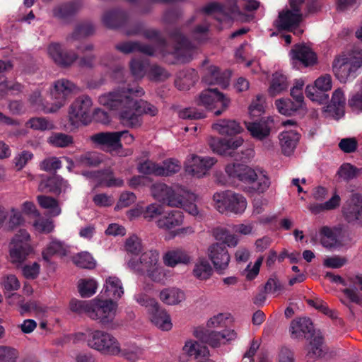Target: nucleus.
Returning a JSON list of instances; mask_svg holds the SVG:
<instances>
[{
	"instance_id": "nucleus-50",
	"label": "nucleus",
	"mask_w": 362,
	"mask_h": 362,
	"mask_svg": "<svg viewBox=\"0 0 362 362\" xmlns=\"http://www.w3.org/2000/svg\"><path fill=\"white\" fill-rule=\"evenodd\" d=\"M78 10L75 4L69 3L56 6L53 9V16L62 21H66L73 16Z\"/></svg>"
},
{
	"instance_id": "nucleus-19",
	"label": "nucleus",
	"mask_w": 362,
	"mask_h": 362,
	"mask_svg": "<svg viewBox=\"0 0 362 362\" xmlns=\"http://www.w3.org/2000/svg\"><path fill=\"white\" fill-rule=\"evenodd\" d=\"M342 211L348 222L362 226V196L352 194L344 205Z\"/></svg>"
},
{
	"instance_id": "nucleus-10",
	"label": "nucleus",
	"mask_w": 362,
	"mask_h": 362,
	"mask_svg": "<svg viewBox=\"0 0 362 362\" xmlns=\"http://www.w3.org/2000/svg\"><path fill=\"white\" fill-rule=\"evenodd\" d=\"M230 99L223 93L218 90L217 88H208L202 90L198 99L197 104L204 106L209 110H216L214 115L219 116L224 112L230 105Z\"/></svg>"
},
{
	"instance_id": "nucleus-30",
	"label": "nucleus",
	"mask_w": 362,
	"mask_h": 362,
	"mask_svg": "<svg viewBox=\"0 0 362 362\" xmlns=\"http://www.w3.org/2000/svg\"><path fill=\"white\" fill-rule=\"evenodd\" d=\"M202 81L207 85H220L226 88L228 85V78L215 66H209L204 69Z\"/></svg>"
},
{
	"instance_id": "nucleus-36",
	"label": "nucleus",
	"mask_w": 362,
	"mask_h": 362,
	"mask_svg": "<svg viewBox=\"0 0 362 362\" xmlns=\"http://www.w3.org/2000/svg\"><path fill=\"white\" fill-rule=\"evenodd\" d=\"M192 274L199 280H206L212 275L213 268L204 257H199L194 262Z\"/></svg>"
},
{
	"instance_id": "nucleus-27",
	"label": "nucleus",
	"mask_w": 362,
	"mask_h": 362,
	"mask_svg": "<svg viewBox=\"0 0 362 362\" xmlns=\"http://www.w3.org/2000/svg\"><path fill=\"white\" fill-rule=\"evenodd\" d=\"M69 185L66 180L58 175H54L46 180H42L38 186V189L44 192L60 194L65 192Z\"/></svg>"
},
{
	"instance_id": "nucleus-64",
	"label": "nucleus",
	"mask_w": 362,
	"mask_h": 362,
	"mask_svg": "<svg viewBox=\"0 0 362 362\" xmlns=\"http://www.w3.org/2000/svg\"><path fill=\"white\" fill-rule=\"evenodd\" d=\"M163 206L157 203L148 204L143 211V216L148 221H152L155 218L161 216L163 212Z\"/></svg>"
},
{
	"instance_id": "nucleus-45",
	"label": "nucleus",
	"mask_w": 362,
	"mask_h": 362,
	"mask_svg": "<svg viewBox=\"0 0 362 362\" xmlns=\"http://www.w3.org/2000/svg\"><path fill=\"white\" fill-rule=\"evenodd\" d=\"M37 200L42 208L49 210L52 216H57L61 214L62 209L56 199L49 196L39 195L37 197Z\"/></svg>"
},
{
	"instance_id": "nucleus-40",
	"label": "nucleus",
	"mask_w": 362,
	"mask_h": 362,
	"mask_svg": "<svg viewBox=\"0 0 362 362\" xmlns=\"http://www.w3.org/2000/svg\"><path fill=\"white\" fill-rule=\"evenodd\" d=\"M133 108V113L138 117L139 120V124L133 128H136L141 125V115L145 114L150 116H156L158 112L156 106L143 100H135V104Z\"/></svg>"
},
{
	"instance_id": "nucleus-32",
	"label": "nucleus",
	"mask_w": 362,
	"mask_h": 362,
	"mask_svg": "<svg viewBox=\"0 0 362 362\" xmlns=\"http://www.w3.org/2000/svg\"><path fill=\"white\" fill-rule=\"evenodd\" d=\"M191 257L182 249H175L168 251L163 256L164 264L174 267L179 264H187L191 262Z\"/></svg>"
},
{
	"instance_id": "nucleus-43",
	"label": "nucleus",
	"mask_w": 362,
	"mask_h": 362,
	"mask_svg": "<svg viewBox=\"0 0 362 362\" xmlns=\"http://www.w3.org/2000/svg\"><path fill=\"white\" fill-rule=\"evenodd\" d=\"M183 351L189 356H194L196 358L209 356V351L205 346L200 345L197 341L189 340L186 341Z\"/></svg>"
},
{
	"instance_id": "nucleus-16",
	"label": "nucleus",
	"mask_w": 362,
	"mask_h": 362,
	"mask_svg": "<svg viewBox=\"0 0 362 362\" xmlns=\"http://www.w3.org/2000/svg\"><path fill=\"white\" fill-rule=\"evenodd\" d=\"M206 255L218 272L222 273L228 267L230 256L223 243H216L210 245L207 248Z\"/></svg>"
},
{
	"instance_id": "nucleus-37",
	"label": "nucleus",
	"mask_w": 362,
	"mask_h": 362,
	"mask_svg": "<svg viewBox=\"0 0 362 362\" xmlns=\"http://www.w3.org/2000/svg\"><path fill=\"white\" fill-rule=\"evenodd\" d=\"M352 285L344 288L342 292L351 300V301L360 304L362 301V276H356L351 279Z\"/></svg>"
},
{
	"instance_id": "nucleus-51",
	"label": "nucleus",
	"mask_w": 362,
	"mask_h": 362,
	"mask_svg": "<svg viewBox=\"0 0 362 362\" xmlns=\"http://www.w3.org/2000/svg\"><path fill=\"white\" fill-rule=\"evenodd\" d=\"M172 187L163 182H156L150 187L151 194L156 200L163 204L168 193L171 192Z\"/></svg>"
},
{
	"instance_id": "nucleus-38",
	"label": "nucleus",
	"mask_w": 362,
	"mask_h": 362,
	"mask_svg": "<svg viewBox=\"0 0 362 362\" xmlns=\"http://www.w3.org/2000/svg\"><path fill=\"white\" fill-rule=\"evenodd\" d=\"M197 80V75L194 70L182 71L178 73L175 85L180 90H187Z\"/></svg>"
},
{
	"instance_id": "nucleus-4",
	"label": "nucleus",
	"mask_w": 362,
	"mask_h": 362,
	"mask_svg": "<svg viewBox=\"0 0 362 362\" xmlns=\"http://www.w3.org/2000/svg\"><path fill=\"white\" fill-rule=\"evenodd\" d=\"M79 340H85L88 346L106 355L116 356L122 349L118 340L111 334L102 330L88 329L76 335Z\"/></svg>"
},
{
	"instance_id": "nucleus-28",
	"label": "nucleus",
	"mask_w": 362,
	"mask_h": 362,
	"mask_svg": "<svg viewBox=\"0 0 362 362\" xmlns=\"http://www.w3.org/2000/svg\"><path fill=\"white\" fill-rule=\"evenodd\" d=\"M291 58L301 62L305 66L313 65L316 62L315 54L303 44L296 45L291 51Z\"/></svg>"
},
{
	"instance_id": "nucleus-13",
	"label": "nucleus",
	"mask_w": 362,
	"mask_h": 362,
	"mask_svg": "<svg viewBox=\"0 0 362 362\" xmlns=\"http://www.w3.org/2000/svg\"><path fill=\"white\" fill-rule=\"evenodd\" d=\"M243 144V139L242 138H236L235 139L211 138L209 142L211 150L214 153L233 157L235 160H242L243 158L242 155L235 151V150L241 146Z\"/></svg>"
},
{
	"instance_id": "nucleus-47",
	"label": "nucleus",
	"mask_w": 362,
	"mask_h": 362,
	"mask_svg": "<svg viewBox=\"0 0 362 362\" xmlns=\"http://www.w3.org/2000/svg\"><path fill=\"white\" fill-rule=\"evenodd\" d=\"M95 28L91 23H86L77 25L74 32L67 36L66 41L72 43L93 34Z\"/></svg>"
},
{
	"instance_id": "nucleus-58",
	"label": "nucleus",
	"mask_w": 362,
	"mask_h": 362,
	"mask_svg": "<svg viewBox=\"0 0 362 362\" xmlns=\"http://www.w3.org/2000/svg\"><path fill=\"white\" fill-rule=\"evenodd\" d=\"M26 126L34 130L45 131L52 129L54 124L44 117H33L28 120Z\"/></svg>"
},
{
	"instance_id": "nucleus-55",
	"label": "nucleus",
	"mask_w": 362,
	"mask_h": 362,
	"mask_svg": "<svg viewBox=\"0 0 362 362\" xmlns=\"http://www.w3.org/2000/svg\"><path fill=\"white\" fill-rule=\"evenodd\" d=\"M78 291L83 298H88L95 293L97 283L93 279H81L78 281Z\"/></svg>"
},
{
	"instance_id": "nucleus-35",
	"label": "nucleus",
	"mask_w": 362,
	"mask_h": 362,
	"mask_svg": "<svg viewBox=\"0 0 362 362\" xmlns=\"http://www.w3.org/2000/svg\"><path fill=\"white\" fill-rule=\"evenodd\" d=\"M212 128L222 135H235L242 132L240 124L234 119H219L213 124Z\"/></svg>"
},
{
	"instance_id": "nucleus-21",
	"label": "nucleus",
	"mask_w": 362,
	"mask_h": 362,
	"mask_svg": "<svg viewBox=\"0 0 362 362\" xmlns=\"http://www.w3.org/2000/svg\"><path fill=\"white\" fill-rule=\"evenodd\" d=\"M170 37L176 42L173 52L175 56L182 62H189L194 50L192 43L177 30L170 33Z\"/></svg>"
},
{
	"instance_id": "nucleus-8",
	"label": "nucleus",
	"mask_w": 362,
	"mask_h": 362,
	"mask_svg": "<svg viewBox=\"0 0 362 362\" xmlns=\"http://www.w3.org/2000/svg\"><path fill=\"white\" fill-rule=\"evenodd\" d=\"M33 252L30 235L26 230H19L9 243V260L17 267L27 259Z\"/></svg>"
},
{
	"instance_id": "nucleus-25",
	"label": "nucleus",
	"mask_w": 362,
	"mask_h": 362,
	"mask_svg": "<svg viewBox=\"0 0 362 362\" xmlns=\"http://www.w3.org/2000/svg\"><path fill=\"white\" fill-rule=\"evenodd\" d=\"M184 216L182 211L171 210L160 216L156 221L157 226L165 230H170L181 226Z\"/></svg>"
},
{
	"instance_id": "nucleus-39",
	"label": "nucleus",
	"mask_w": 362,
	"mask_h": 362,
	"mask_svg": "<svg viewBox=\"0 0 362 362\" xmlns=\"http://www.w3.org/2000/svg\"><path fill=\"white\" fill-rule=\"evenodd\" d=\"M160 299L168 305H177L185 298L182 291L177 288L171 287L162 290L160 293Z\"/></svg>"
},
{
	"instance_id": "nucleus-46",
	"label": "nucleus",
	"mask_w": 362,
	"mask_h": 362,
	"mask_svg": "<svg viewBox=\"0 0 362 362\" xmlns=\"http://www.w3.org/2000/svg\"><path fill=\"white\" fill-rule=\"evenodd\" d=\"M288 86L286 77L278 72L272 76V83L269 88V93L274 97L286 90Z\"/></svg>"
},
{
	"instance_id": "nucleus-57",
	"label": "nucleus",
	"mask_w": 362,
	"mask_h": 362,
	"mask_svg": "<svg viewBox=\"0 0 362 362\" xmlns=\"http://www.w3.org/2000/svg\"><path fill=\"white\" fill-rule=\"evenodd\" d=\"M73 262L81 268L91 269L95 267V262L93 257L86 252L77 254L73 257Z\"/></svg>"
},
{
	"instance_id": "nucleus-33",
	"label": "nucleus",
	"mask_w": 362,
	"mask_h": 362,
	"mask_svg": "<svg viewBox=\"0 0 362 362\" xmlns=\"http://www.w3.org/2000/svg\"><path fill=\"white\" fill-rule=\"evenodd\" d=\"M300 134L294 130L285 131L279 134V141L282 152L289 156L296 147L299 141Z\"/></svg>"
},
{
	"instance_id": "nucleus-1",
	"label": "nucleus",
	"mask_w": 362,
	"mask_h": 362,
	"mask_svg": "<svg viewBox=\"0 0 362 362\" xmlns=\"http://www.w3.org/2000/svg\"><path fill=\"white\" fill-rule=\"evenodd\" d=\"M142 88L121 87L112 91L102 94L98 97L99 103L107 109L118 112L121 123L127 127H134L139 124L138 117L133 113L135 99L144 95Z\"/></svg>"
},
{
	"instance_id": "nucleus-63",
	"label": "nucleus",
	"mask_w": 362,
	"mask_h": 362,
	"mask_svg": "<svg viewBox=\"0 0 362 362\" xmlns=\"http://www.w3.org/2000/svg\"><path fill=\"white\" fill-rule=\"evenodd\" d=\"M93 300H79L73 299L70 302V309L78 313H86L88 317L90 313Z\"/></svg>"
},
{
	"instance_id": "nucleus-60",
	"label": "nucleus",
	"mask_w": 362,
	"mask_h": 362,
	"mask_svg": "<svg viewBox=\"0 0 362 362\" xmlns=\"http://www.w3.org/2000/svg\"><path fill=\"white\" fill-rule=\"evenodd\" d=\"M37 217L33 223L36 231L42 233H49L53 230L54 226L52 220L42 217L40 215Z\"/></svg>"
},
{
	"instance_id": "nucleus-20",
	"label": "nucleus",
	"mask_w": 362,
	"mask_h": 362,
	"mask_svg": "<svg viewBox=\"0 0 362 362\" xmlns=\"http://www.w3.org/2000/svg\"><path fill=\"white\" fill-rule=\"evenodd\" d=\"M304 16L300 11L285 8L279 13L275 25L279 30H291L299 26Z\"/></svg>"
},
{
	"instance_id": "nucleus-29",
	"label": "nucleus",
	"mask_w": 362,
	"mask_h": 362,
	"mask_svg": "<svg viewBox=\"0 0 362 362\" xmlns=\"http://www.w3.org/2000/svg\"><path fill=\"white\" fill-rule=\"evenodd\" d=\"M90 174L100 184L107 187H122L124 183L122 178L115 177L114 173L110 168L94 171L90 173Z\"/></svg>"
},
{
	"instance_id": "nucleus-56",
	"label": "nucleus",
	"mask_w": 362,
	"mask_h": 362,
	"mask_svg": "<svg viewBox=\"0 0 362 362\" xmlns=\"http://www.w3.org/2000/svg\"><path fill=\"white\" fill-rule=\"evenodd\" d=\"M214 235L216 240L223 241V244L228 247H235L238 245V238L233 234L229 233L223 228H217L214 231Z\"/></svg>"
},
{
	"instance_id": "nucleus-11",
	"label": "nucleus",
	"mask_w": 362,
	"mask_h": 362,
	"mask_svg": "<svg viewBox=\"0 0 362 362\" xmlns=\"http://www.w3.org/2000/svg\"><path fill=\"white\" fill-rule=\"evenodd\" d=\"M92 105V100L88 95L77 98L69 107L68 119L70 124L74 126L78 123L88 124L90 122L89 113Z\"/></svg>"
},
{
	"instance_id": "nucleus-5",
	"label": "nucleus",
	"mask_w": 362,
	"mask_h": 362,
	"mask_svg": "<svg viewBox=\"0 0 362 362\" xmlns=\"http://www.w3.org/2000/svg\"><path fill=\"white\" fill-rule=\"evenodd\" d=\"M362 66V51L354 50L336 57L332 63L335 76L342 83L355 78L357 71Z\"/></svg>"
},
{
	"instance_id": "nucleus-41",
	"label": "nucleus",
	"mask_w": 362,
	"mask_h": 362,
	"mask_svg": "<svg viewBox=\"0 0 362 362\" xmlns=\"http://www.w3.org/2000/svg\"><path fill=\"white\" fill-rule=\"evenodd\" d=\"M105 292L107 296L114 299H119L124 294L121 281L116 276H110L106 279Z\"/></svg>"
},
{
	"instance_id": "nucleus-49",
	"label": "nucleus",
	"mask_w": 362,
	"mask_h": 362,
	"mask_svg": "<svg viewBox=\"0 0 362 362\" xmlns=\"http://www.w3.org/2000/svg\"><path fill=\"white\" fill-rule=\"evenodd\" d=\"M47 142L54 147L66 148L74 144V138L62 132H52L47 138Z\"/></svg>"
},
{
	"instance_id": "nucleus-12",
	"label": "nucleus",
	"mask_w": 362,
	"mask_h": 362,
	"mask_svg": "<svg viewBox=\"0 0 362 362\" xmlns=\"http://www.w3.org/2000/svg\"><path fill=\"white\" fill-rule=\"evenodd\" d=\"M117 308V303L112 300L93 299L89 317L103 325H109L115 317Z\"/></svg>"
},
{
	"instance_id": "nucleus-7",
	"label": "nucleus",
	"mask_w": 362,
	"mask_h": 362,
	"mask_svg": "<svg viewBox=\"0 0 362 362\" xmlns=\"http://www.w3.org/2000/svg\"><path fill=\"white\" fill-rule=\"evenodd\" d=\"M77 90V86L68 79L61 78L54 81L50 89V96L52 102L49 104V106L45 107V112L46 113H54L59 111Z\"/></svg>"
},
{
	"instance_id": "nucleus-52",
	"label": "nucleus",
	"mask_w": 362,
	"mask_h": 362,
	"mask_svg": "<svg viewBox=\"0 0 362 362\" xmlns=\"http://www.w3.org/2000/svg\"><path fill=\"white\" fill-rule=\"evenodd\" d=\"M279 112L284 115H291L296 112L302 105L298 101H291L290 99H279L275 103Z\"/></svg>"
},
{
	"instance_id": "nucleus-17",
	"label": "nucleus",
	"mask_w": 362,
	"mask_h": 362,
	"mask_svg": "<svg viewBox=\"0 0 362 362\" xmlns=\"http://www.w3.org/2000/svg\"><path fill=\"white\" fill-rule=\"evenodd\" d=\"M216 163V160L213 157L192 155L187 161L185 171L194 177L200 178L206 175Z\"/></svg>"
},
{
	"instance_id": "nucleus-22",
	"label": "nucleus",
	"mask_w": 362,
	"mask_h": 362,
	"mask_svg": "<svg viewBox=\"0 0 362 362\" xmlns=\"http://www.w3.org/2000/svg\"><path fill=\"white\" fill-rule=\"evenodd\" d=\"M168 194L163 204L170 207L180 208L182 206L185 200L196 201L197 199V196L194 193L180 185L173 186L171 192Z\"/></svg>"
},
{
	"instance_id": "nucleus-44",
	"label": "nucleus",
	"mask_w": 362,
	"mask_h": 362,
	"mask_svg": "<svg viewBox=\"0 0 362 362\" xmlns=\"http://www.w3.org/2000/svg\"><path fill=\"white\" fill-rule=\"evenodd\" d=\"M126 20L125 14L122 11H108L103 17L105 25L110 28H116L124 25Z\"/></svg>"
},
{
	"instance_id": "nucleus-61",
	"label": "nucleus",
	"mask_w": 362,
	"mask_h": 362,
	"mask_svg": "<svg viewBox=\"0 0 362 362\" xmlns=\"http://www.w3.org/2000/svg\"><path fill=\"white\" fill-rule=\"evenodd\" d=\"M305 94L311 100L319 104L327 103L328 100V95L326 91H320V89H315L313 86H307Z\"/></svg>"
},
{
	"instance_id": "nucleus-59",
	"label": "nucleus",
	"mask_w": 362,
	"mask_h": 362,
	"mask_svg": "<svg viewBox=\"0 0 362 362\" xmlns=\"http://www.w3.org/2000/svg\"><path fill=\"white\" fill-rule=\"evenodd\" d=\"M19 353L13 347L0 345V362H17Z\"/></svg>"
},
{
	"instance_id": "nucleus-3",
	"label": "nucleus",
	"mask_w": 362,
	"mask_h": 362,
	"mask_svg": "<svg viewBox=\"0 0 362 362\" xmlns=\"http://www.w3.org/2000/svg\"><path fill=\"white\" fill-rule=\"evenodd\" d=\"M128 267L137 274L146 275L154 282L160 283L165 279L164 269L159 264V253L156 250L146 251L138 259H131L128 262Z\"/></svg>"
},
{
	"instance_id": "nucleus-26",
	"label": "nucleus",
	"mask_w": 362,
	"mask_h": 362,
	"mask_svg": "<svg viewBox=\"0 0 362 362\" xmlns=\"http://www.w3.org/2000/svg\"><path fill=\"white\" fill-rule=\"evenodd\" d=\"M115 48L124 54L139 52L148 56H153L156 52V47L136 41L120 42L115 45Z\"/></svg>"
},
{
	"instance_id": "nucleus-14",
	"label": "nucleus",
	"mask_w": 362,
	"mask_h": 362,
	"mask_svg": "<svg viewBox=\"0 0 362 362\" xmlns=\"http://www.w3.org/2000/svg\"><path fill=\"white\" fill-rule=\"evenodd\" d=\"M123 132H103L90 136V141L107 152H119L122 148L121 139Z\"/></svg>"
},
{
	"instance_id": "nucleus-15",
	"label": "nucleus",
	"mask_w": 362,
	"mask_h": 362,
	"mask_svg": "<svg viewBox=\"0 0 362 362\" xmlns=\"http://www.w3.org/2000/svg\"><path fill=\"white\" fill-rule=\"evenodd\" d=\"M47 52L54 64L63 68L71 66L78 59L76 52L65 50L59 42L49 43L47 47Z\"/></svg>"
},
{
	"instance_id": "nucleus-54",
	"label": "nucleus",
	"mask_w": 362,
	"mask_h": 362,
	"mask_svg": "<svg viewBox=\"0 0 362 362\" xmlns=\"http://www.w3.org/2000/svg\"><path fill=\"white\" fill-rule=\"evenodd\" d=\"M147 76L152 81H163L168 79L170 74L163 67L152 64L147 71Z\"/></svg>"
},
{
	"instance_id": "nucleus-42",
	"label": "nucleus",
	"mask_w": 362,
	"mask_h": 362,
	"mask_svg": "<svg viewBox=\"0 0 362 362\" xmlns=\"http://www.w3.org/2000/svg\"><path fill=\"white\" fill-rule=\"evenodd\" d=\"M127 35H141L149 40H155L158 45L164 47L166 45L165 41L161 38L158 33L153 29H144L141 25H136L132 29H128L126 31Z\"/></svg>"
},
{
	"instance_id": "nucleus-18",
	"label": "nucleus",
	"mask_w": 362,
	"mask_h": 362,
	"mask_svg": "<svg viewBox=\"0 0 362 362\" xmlns=\"http://www.w3.org/2000/svg\"><path fill=\"white\" fill-rule=\"evenodd\" d=\"M195 336L202 342L215 348L219 346L224 339L227 341L235 339L236 333L233 329H224L222 332L197 330Z\"/></svg>"
},
{
	"instance_id": "nucleus-31",
	"label": "nucleus",
	"mask_w": 362,
	"mask_h": 362,
	"mask_svg": "<svg viewBox=\"0 0 362 362\" xmlns=\"http://www.w3.org/2000/svg\"><path fill=\"white\" fill-rule=\"evenodd\" d=\"M245 124L251 136L255 139L263 141L267 139L270 134L272 127L267 121L248 122Z\"/></svg>"
},
{
	"instance_id": "nucleus-2",
	"label": "nucleus",
	"mask_w": 362,
	"mask_h": 362,
	"mask_svg": "<svg viewBox=\"0 0 362 362\" xmlns=\"http://www.w3.org/2000/svg\"><path fill=\"white\" fill-rule=\"evenodd\" d=\"M226 173L230 177L250 185V188L257 193H264L270 186V180L267 173L260 169H252L241 164H229L226 166Z\"/></svg>"
},
{
	"instance_id": "nucleus-62",
	"label": "nucleus",
	"mask_w": 362,
	"mask_h": 362,
	"mask_svg": "<svg viewBox=\"0 0 362 362\" xmlns=\"http://www.w3.org/2000/svg\"><path fill=\"white\" fill-rule=\"evenodd\" d=\"M361 170L349 163L343 164L338 170L339 176L345 180H350L359 175Z\"/></svg>"
},
{
	"instance_id": "nucleus-34",
	"label": "nucleus",
	"mask_w": 362,
	"mask_h": 362,
	"mask_svg": "<svg viewBox=\"0 0 362 362\" xmlns=\"http://www.w3.org/2000/svg\"><path fill=\"white\" fill-rule=\"evenodd\" d=\"M151 321L156 327L162 330L168 331L172 328V323L170 315L165 310L160 309L157 305L149 312Z\"/></svg>"
},
{
	"instance_id": "nucleus-6",
	"label": "nucleus",
	"mask_w": 362,
	"mask_h": 362,
	"mask_svg": "<svg viewBox=\"0 0 362 362\" xmlns=\"http://www.w3.org/2000/svg\"><path fill=\"white\" fill-rule=\"evenodd\" d=\"M259 6V3L255 0H227L223 5L210 4L205 6L203 11L208 14L214 11H220L230 18H237L245 11L257 10Z\"/></svg>"
},
{
	"instance_id": "nucleus-24",
	"label": "nucleus",
	"mask_w": 362,
	"mask_h": 362,
	"mask_svg": "<svg viewBox=\"0 0 362 362\" xmlns=\"http://www.w3.org/2000/svg\"><path fill=\"white\" fill-rule=\"evenodd\" d=\"M310 341L306 347V357L309 361H315L323 356L326 352L324 339L320 333L312 334Z\"/></svg>"
},
{
	"instance_id": "nucleus-48",
	"label": "nucleus",
	"mask_w": 362,
	"mask_h": 362,
	"mask_svg": "<svg viewBox=\"0 0 362 362\" xmlns=\"http://www.w3.org/2000/svg\"><path fill=\"white\" fill-rule=\"evenodd\" d=\"M181 170V163L178 160L168 158L159 165L158 176H171Z\"/></svg>"
},
{
	"instance_id": "nucleus-53",
	"label": "nucleus",
	"mask_w": 362,
	"mask_h": 362,
	"mask_svg": "<svg viewBox=\"0 0 362 362\" xmlns=\"http://www.w3.org/2000/svg\"><path fill=\"white\" fill-rule=\"evenodd\" d=\"M345 97L341 89H337L332 95V100L329 107L330 110H333L337 115H341L344 113L345 105Z\"/></svg>"
},
{
	"instance_id": "nucleus-23",
	"label": "nucleus",
	"mask_w": 362,
	"mask_h": 362,
	"mask_svg": "<svg viewBox=\"0 0 362 362\" xmlns=\"http://www.w3.org/2000/svg\"><path fill=\"white\" fill-rule=\"evenodd\" d=\"M290 332L293 339H303L307 334H315L313 324L309 318L300 317L294 319L290 324Z\"/></svg>"
},
{
	"instance_id": "nucleus-9",
	"label": "nucleus",
	"mask_w": 362,
	"mask_h": 362,
	"mask_svg": "<svg viewBox=\"0 0 362 362\" xmlns=\"http://www.w3.org/2000/svg\"><path fill=\"white\" fill-rule=\"evenodd\" d=\"M213 200L215 208L221 213L230 211L236 214H243L247 208L245 197L232 191L216 192Z\"/></svg>"
}]
</instances>
